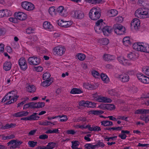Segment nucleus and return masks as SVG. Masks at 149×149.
<instances>
[{
	"label": "nucleus",
	"mask_w": 149,
	"mask_h": 149,
	"mask_svg": "<svg viewBox=\"0 0 149 149\" xmlns=\"http://www.w3.org/2000/svg\"><path fill=\"white\" fill-rule=\"evenodd\" d=\"M27 91L30 93H34L36 91V88L35 86L33 85H29L26 87Z\"/></svg>",
	"instance_id": "32"
},
{
	"label": "nucleus",
	"mask_w": 149,
	"mask_h": 149,
	"mask_svg": "<svg viewBox=\"0 0 149 149\" xmlns=\"http://www.w3.org/2000/svg\"><path fill=\"white\" fill-rule=\"evenodd\" d=\"M101 123V125L104 126H109L113 125L112 122L108 120L102 121Z\"/></svg>",
	"instance_id": "42"
},
{
	"label": "nucleus",
	"mask_w": 149,
	"mask_h": 149,
	"mask_svg": "<svg viewBox=\"0 0 149 149\" xmlns=\"http://www.w3.org/2000/svg\"><path fill=\"white\" fill-rule=\"evenodd\" d=\"M108 93L111 96H118V94L114 89L110 90L108 91Z\"/></svg>",
	"instance_id": "55"
},
{
	"label": "nucleus",
	"mask_w": 149,
	"mask_h": 149,
	"mask_svg": "<svg viewBox=\"0 0 149 149\" xmlns=\"http://www.w3.org/2000/svg\"><path fill=\"white\" fill-rule=\"evenodd\" d=\"M55 145L56 144L54 143H49L46 147L39 148L38 149H52L55 147Z\"/></svg>",
	"instance_id": "28"
},
{
	"label": "nucleus",
	"mask_w": 149,
	"mask_h": 149,
	"mask_svg": "<svg viewBox=\"0 0 149 149\" xmlns=\"http://www.w3.org/2000/svg\"><path fill=\"white\" fill-rule=\"evenodd\" d=\"M76 56L78 60L81 61H83L86 58L85 55L81 53H79L77 54L76 55Z\"/></svg>",
	"instance_id": "40"
},
{
	"label": "nucleus",
	"mask_w": 149,
	"mask_h": 149,
	"mask_svg": "<svg viewBox=\"0 0 149 149\" xmlns=\"http://www.w3.org/2000/svg\"><path fill=\"white\" fill-rule=\"evenodd\" d=\"M58 12L61 16H67L68 12L67 10L64 9L63 6H60L57 9Z\"/></svg>",
	"instance_id": "25"
},
{
	"label": "nucleus",
	"mask_w": 149,
	"mask_h": 149,
	"mask_svg": "<svg viewBox=\"0 0 149 149\" xmlns=\"http://www.w3.org/2000/svg\"><path fill=\"white\" fill-rule=\"evenodd\" d=\"M84 147L86 149H95L97 148V145L88 143L85 144Z\"/></svg>",
	"instance_id": "34"
},
{
	"label": "nucleus",
	"mask_w": 149,
	"mask_h": 149,
	"mask_svg": "<svg viewBox=\"0 0 149 149\" xmlns=\"http://www.w3.org/2000/svg\"><path fill=\"white\" fill-rule=\"evenodd\" d=\"M39 118V117L37 115V113H34L31 116H30L28 118H22V120H36Z\"/></svg>",
	"instance_id": "33"
},
{
	"label": "nucleus",
	"mask_w": 149,
	"mask_h": 149,
	"mask_svg": "<svg viewBox=\"0 0 149 149\" xmlns=\"http://www.w3.org/2000/svg\"><path fill=\"white\" fill-rule=\"evenodd\" d=\"M33 70L38 72H42L43 70V68L40 66H34L33 68Z\"/></svg>",
	"instance_id": "52"
},
{
	"label": "nucleus",
	"mask_w": 149,
	"mask_h": 149,
	"mask_svg": "<svg viewBox=\"0 0 149 149\" xmlns=\"http://www.w3.org/2000/svg\"><path fill=\"white\" fill-rule=\"evenodd\" d=\"M124 17L120 16H118L115 18L116 21L119 23H122L123 21Z\"/></svg>",
	"instance_id": "53"
},
{
	"label": "nucleus",
	"mask_w": 149,
	"mask_h": 149,
	"mask_svg": "<svg viewBox=\"0 0 149 149\" xmlns=\"http://www.w3.org/2000/svg\"><path fill=\"white\" fill-rule=\"evenodd\" d=\"M91 136V135L90 134H88L86 136H84V139L86 141H91V139L90 138V137Z\"/></svg>",
	"instance_id": "61"
},
{
	"label": "nucleus",
	"mask_w": 149,
	"mask_h": 149,
	"mask_svg": "<svg viewBox=\"0 0 149 149\" xmlns=\"http://www.w3.org/2000/svg\"><path fill=\"white\" fill-rule=\"evenodd\" d=\"M35 31V29L31 27H29L27 28L26 31V33L29 34L34 33Z\"/></svg>",
	"instance_id": "51"
},
{
	"label": "nucleus",
	"mask_w": 149,
	"mask_h": 149,
	"mask_svg": "<svg viewBox=\"0 0 149 149\" xmlns=\"http://www.w3.org/2000/svg\"><path fill=\"white\" fill-rule=\"evenodd\" d=\"M113 29L114 32L118 35H123L126 33V28L122 25L117 24L114 25Z\"/></svg>",
	"instance_id": "6"
},
{
	"label": "nucleus",
	"mask_w": 149,
	"mask_h": 149,
	"mask_svg": "<svg viewBox=\"0 0 149 149\" xmlns=\"http://www.w3.org/2000/svg\"><path fill=\"white\" fill-rule=\"evenodd\" d=\"M2 139L3 140H6L8 139H12L15 137V136L13 134H11L9 136H6L4 135L1 136Z\"/></svg>",
	"instance_id": "50"
},
{
	"label": "nucleus",
	"mask_w": 149,
	"mask_h": 149,
	"mask_svg": "<svg viewBox=\"0 0 149 149\" xmlns=\"http://www.w3.org/2000/svg\"><path fill=\"white\" fill-rule=\"evenodd\" d=\"M61 116V117H59L61 118L59 121L61 122L66 121L67 120L68 118L67 116L65 115H59Z\"/></svg>",
	"instance_id": "57"
},
{
	"label": "nucleus",
	"mask_w": 149,
	"mask_h": 149,
	"mask_svg": "<svg viewBox=\"0 0 149 149\" xmlns=\"http://www.w3.org/2000/svg\"><path fill=\"white\" fill-rule=\"evenodd\" d=\"M112 29L110 26L106 25L102 31L105 36H108L111 34Z\"/></svg>",
	"instance_id": "19"
},
{
	"label": "nucleus",
	"mask_w": 149,
	"mask_h": 149,
	"mask_svg": "<svg viewBox=\"0 0 149 149\" xmlns=\"http://www.w3.org/2000/svg\"><path fill=\"white\" fill-rule=\"evenodd\" d=\"M51 75L48 72H46L43 74L42 78L44 80H51L50 79Z\"/></svg>",
	"instance_id": "45"
},
{
	"label": "nucleus",
	"mask_w": 149,
	"mask_h": 149,
	"mask_svg": "<svg viewBox=\"0 0 149 149\" xmlns=\"http://www.w3.org/2000/svg\"><path fill=\"white\" fill-rule=\"evenodd\" d=\"M43 29L49 31H53L55 30V29L52 24L49 22L45 21L42 24Z\"/></svg>",
	"instance_id": "14"
},
{
	"label": "nucleus",
	"mask_w": 149,
	"mask_h": 149,
	"mask_svg": "<svg viewBox=\"0 0 149 149\" xmlns=\"http://www.w3.org/2000/svg\"><path fill=\"white\" fill-rule=\"evenodd\" d=\"M119 136L121 139H125L127 137V136L126 134H125L124 133L121 132V134L119 135Z\"/></svg>",
	"instance_id": "62"
},
{
	"label": "nucleus",
	"mask_w": 149,
	"mask_h": 149,
	"mask_svg": "<svg viewBox=\"0 0 149 149\" xmlns=\"http://www.w3.org/2000/svg\"><path fill=\"white\" fill-rule=\"evenodd\" d=\"M134 15L137 18L133 19L130 23L131 29L135 32L138 31L141 27V21L139 19H146L149 18V8H140L137 9Z\"/></svg>",
	"instance_id": "1"
},
{
	"label": "nucleus",
	"mask_w": 149,
	"mask_h": 149,
	"mask_svg": "<svg viewBox=\"0 0 149 149\" xmlns=\"http://www.w3.org/2000/svg\"><path fill=\"white\" fill-rule=\"evenodd\" d=\"M103 58L104 60L108 61L113 60L114 57L113 56L109 54H105L103 56Z\"/></svg>",
	"instance_id": "47"
},
{
	"label": "nucleus",
	"mask_w": 149,
	"mask_h": 149,
	"mask_svg": "<svg viewBox=\"0 0 149 149\" xmlns=\"http://www.w3.org/2000/svg\"><path fill=\"white\" fill-rule=\"evenodd\" d=\"M122 43L125 47H129L132 44V39L129 36L125 37L123 38Z\"/></svg>",
	"instance_id": "23"
},
{
	"label": "nucleus",
	"mask_w": 149,
	"mask_h": 149,
	"mask_svg": "<svg viewBox=\"0 0 149 149\" xmlns=\"http://www.w3.org/2000/svg\"><path fill=\"white\" fill-rule=\"evenodd\" d=\"M8 145L10 146V148H17L15 140H12L8 143Z\"/></svg>",
	"instance_id": "46"
},
{
	"label": "nucleus",
	"mask_w": 149,
	"mask_h": 149,
	"mask_svg": "<svg viewBox=\"0 0 149 149\" xmlns=\"http://www.w3.org/2000/svg\"><path fill=\"white\" fill-rule=\"evenodd\" d=\"M127 57L130 60L134 61L138 58L139 56L137 53L133 52L129 53L127 54Z\"/></svg>",
	"instance_id": "24"
},
{
	"label": "nucleus",
	"mask_w": 149,
	"mask_h": 149,
	"mask_svg": "<svg viewBox=\"0 0 149 149\" xmlns=\"http://www.w3.org/2000/svg\"><path fill=\"white\" fill-rule=\"evenodd\" d=\"M132 48L134 50L149 54V44L142 42H138L134 43Z\"/></svg>",
	"instance_id": "2"
},
{
	"label": "nucleus",
	"mask_w": 149,
	"mask_h": 149,
	"mask_svg": "<svg viewBox=\"0 0 149 149\" xmlns=\"http://www.w3.org/2000/svg\"><path fill=\"white\" fill-rule=\"evenodd\" d=\"M86 1L91 4L102 3L105 1L104 0H86Z\"/></svg>",
	"instance_id": "37"
},
{
	"label": "nucleus",
	"mask_w": 149,
	"mask_h": 149,
	"mask_svg": "<svg viewBox=\"0 0 149 149\" xmlns=\"http://www.w3.org/2000/svg\"><path fill=\"white\" fill-rule=\"evenodd\" d=\"M83 87L86 89H91L94 88V86L88 82H84L83 83Z\"/></svg>",
	"instance_id": "36"
},
{
	"label": "nucleus",
	"mask_w": 149,
	"mask_h": 149,
	"mask_svg": "<svg viewBox=\"0 0 149 149\" xmlns=\"http://www.w3.org/2000/svg\"><path fill=\"white\" fill-rule=\"evenodd\" d=\"M18 64L20 69L25 71L27 68V64L26 59L23 57H22L19 59L18 61Z\"/></svg>",
	"instance_id": "15"
},
{
	"label": "nucleus",
	"mask_w": 149,
	"mask_h": 149,
	"mask_svg": "<svg viewBox=\"0 0 149 149\" xmlns=\"http://www.w3.org/2000/svg\"><path fill=\"white\" fill-rule=\"evenodd\" d=\"M12 12L7 9L0 10V18L5 17H9L12 15Z\"/></svg>",
	"instance_id": "21"
},
{
	"label": "nucleus",
	"mask_w": 149,
	"mask_h": 149,
	"mask_svg": "<svg viewBox=\"0 0 149 149\" xmlns=\"http://www.w3.org/2000/svg\"><path fill=\"white\" fill-rule=\"evenodd\" d=\"M106 25L103 20L102 19L98 20L95 23L94 29L95 32L97 33L102 32V29Z\"/></svg>",
	"instance_id": "7"
},
{
	"label": "nucleus",
	"mask_w": 149,
	"mask_h": 149,
	"mask_svg": "<svg viewBox=\"0 0 149 149\" xmlns=\"http://www.w3.org/2000/svg\"><path fill=\"white\" fill-rule=\"evenodd\" d=\"M66 49L65 47L62 45H58L54 47L52 49V53L55 56H61L65 52Z\"/></svg>",
	"instance_id": "5"
},
{
	"label": "nucleus",
	"mask_w": 149,
	"mask_h": 149,
	"mask_svg": "<svg viewBox=\"0 0 149 149\" xmlns=\"http://www.w3.org/2000/svg\"><path fill=\"white\" fill-rule=\"evenodd\" d=\"M143 72L147 75L149 76V66H145L142 68Z\"/></svg>",
	"instance_id": "49"
},
{
	"label": "nucleus",
	"mask_w": 149,
	"mask_h": 149,
	"mask_svg": "<svg viewBox=\"0 0 149 149\" xmlns=\"http://www.w3.org/2000/svg\"><path fill=\"white\" fill-rule=\"evenodd\" d=\"M138 80L142 83L145 84H149V77L142 73H138L136 75Z\"/></svg>",
	"instance_id": "12"
},
{
	"label": "nucleus",
	"mask_w": 149,
	"mask_h": 149,
	"mask_svg": "<svg viewBox=\"0 0 149 149\" xmlns=\"http://www.w3.org/2000/svg\"><path fill=\"white\" fill-rule=\"evenodd\" d=\"M72 146H71L72 149L76 148V147L78 146L79 144V142L78 141H72Z\"/></svg>",
	"instance_id": "54"
},
{
	"label": "nucleus",
	"mask_w": 149,
	"mask_h": 149,
	"mask_svg": "<svg viewBox=\"0 0 149 149\" xmlns=\"http://www.w3.org/2000/svg\"><path fill=\"white\" fill-rule=\"evenodd\" d=\"M101 16V10L98 7H93L90 10L89 13V18L92 20H96Z\"/></svg>",
	"instance_id": "4"
},
{
	"label": "nucleus",
	"mask_w": 149,
	"mask_h": 149,
	"mask_svg": "<svg viewBox=\"0 0 149 149\" xmlns=\"http://www.w3.org/2000/svg\"><path fill=\"white\" fill-rule=\"evenodd\" d=\"M14 16L18 20L24 21L27 18V14L22 12H16L14 14Z\"/></svg>",
	"instance_id": "13"
},
{
	"label": "nucleus",
	"mask_w": 149,
	"mask_h": 149,
	"mask_svg": "<svg viewBox=\"0 0 149 149\" xmlns=\"http://www.w3.org/2000/svg\"><path fill=\"white\" fill-rule=\"evenodd\" d=\"M11 22L15 23L17 22V19L16 18L13 17H10L8 19Z\"/></svg>",
	"instance_id": "58"
},
{
	"label": "nucleus",
	"mask_w": 149,
	"mask_h": 149,
	"mask_svg": "<svg viewBox=\"0 0 149 149\" xmlns=\"http://www.w3.org/2000/svg\"><path fill=\"white\" fill-rule=\"evenodd\" d=\"M11 65L10 62H6L3 64V68L6 71H8L11 68Z\"/></svg>",
	"instance_id": "35"
},
{
	"label": "nucleus",
	"mask_w": 149,
	"mask_h": 149,
	"mask_svg": "<svg viewBox=\"0 0 149 149\" xmlns=\"http://www.w3.org/2000/svg\"><path fill=\"white\" fill-rule=\"evenodd\" d=\"M117 78L123 82H127L130 79L129 77L128 74L124 73L119 74Z\"/></svg>",
	"instance_id": "20"
},
{
	"label": "nucleus",
	"mask_w": 149,
	"mask_h": 149,
	"mask_svg": "<svg viewBox=\"0 0 149 149\" xmlns=\"http://www.w3.org/2000/svg\"><path fill=\"white\" fill-rule=\"evenodd\" d=\"M117 60L120 64L125 66H129L132 64L130 61L122 55L118 56L117 58Z\"/></svg>",
	"instance_id": "10"
},
{
	"label": "nucleus",
	"mask_w": 149,
	"mask_h": 149,
	"mask_svg": "<svg viewBox=\"0 0 149 149\" xmlns=\"http://www.w3.org/2000/svg\"><path fill=\"white\" fill-rule=\"evenodd\" d=\"M21 6L24 10L29 11L33 10L35 9L34 5L30 2L25 1L21 3Z\"/></svg>",
	"instance_id": "9"
},
{
	"label": "nucleus",
	"mask_w": 149,
	"mask_h": 149,
	"mask_svg": "<svg viewBox=\"0 0 149 149\" xmlns=\"http://www.w3.org/2000/svg\"><path fill=\"white\" fill-rule=\"evenodd\" d=\"M83 93L81 89L74 88L70 91V93L73 94H81Z\"/></svg>",
	"instance_id": "31"
},
{
	"label": "nucleus",
	"mask_w": 149,
	"mask_h": 149,
	"mask_svg": "<svg viewBox=\"0 0 149 149\" xmlns=\"http://www.w3.org/2000/svg\"><path fill=\"white\" fill-rule=\"evenodd\" d=\"M19 97L17 92L12 91L9 92L2 99V102H5L7 101L6 104H10L16 102Z\"/></svg>",
	"instance_id": "3"
},
{
	"label": "nucleus",
	"mask_w": 149,
	"mask_h": 149,
	"mask_svg": "<svg viewBox=\"0 0 149 149\" xmlns=\"http://www.w3.org/2000/svg\"><path fill=\"white\" fill-rule=\"evenodd\" d=\"M100 76L102 80L105 83H107L110 81V80L108 76L105 74L102 73Z\"/></svg>",
	"instance_id": "30"
},
{
	"label": "nucleus",
	"mask_w": 149,
	"mask_h": 149,
	"mask_svg": "<svg viewBox=\"0 0 149 149\" xmlns=\"http://www.w3.org/2000/svg\"><path fill=\"white\" fill-rule=\"evenodd\" d=\"M140 118L146 123H148L149 121V116L142 115L140 116Z\"/></svg>",
	"instance_id": "43"
},
{
	"label": "nucleus",
	"mask_w": 149,
	"mask_h": 149,
	"mask_svg": "<svg viewBox=\"0 0 149 149\" xmlns=\"http://www.w3.org/2000/svg\"><path fill=\"white\" fill-rule=\"evenodd\" d=\"M72 23V22L71 21H65L63 20H59L58 21V24L59 26L65 28L70 27Z\"/></svg>",
	"instance_id": "16"
},
{
	"label": "nucleus",
	"mask_w": 149,
	"mask_h": 149,
	"mask_svg": "<svg viewBox=\"0 0 149 149\" xmlns=\"http://www.w3.org/2000/svg\"><path fill=\"white\" fill-rule=\"evenodd\" d=\"M48 12L49 14L52 16L55 15L56 14V11L55 7L54 6L50 7L48 9Z\"/></svg>",
	"instance_id": "39"
},
{
	"label": "nucleus",
	"mask_w": 149,
	"mask_h": 149,
	"mask_svg": "<svg viewBox=\"0 0 149 149\" xmlns=\"http://www.w3.org/2000/svg\"><path fill=\"white\" fill-rule=\"evenodd\" d=\"M79 105L80 106L86 107L90 108H94L95 107V104L88 101L82 100L79 103Z\"/></svg>",
	"instance_id": "18"
},
{
	"label": "nucleus",
	"mask_w": 149,
	"mask_h": 149,
	"mask_svg": "<svg viewBox=\"0 0 149 149\" xmlns=\"http://www.w3.org/2000/svg\"><path fill=\"white\" fill-rule=\"evenodd\" d=\"M118 13V11L115 9H111L108 10L107 15L110 17H114L116 16Z\"/></svg>",
	"instance_id": "26"
},
{
	"label": "nucleus",
	"mask_w": 149,
	"mask_h": 149,
	"mask_svg": "<svg viewBox=\"0 0 149 149\" xmlns=\"http://www.w3.org/2000/svg\"><path fill=\"white\" fill-rule=\"evenodd\" d=\"M28 113L27 111H21L15 113L14 116L16 117L24 116L27 115Z\"/></svg>",
	"instance_id": "29"
},
{
	"label": "nucleus",
	"mask_w": 149,
	"mask_h": 149,
	"mask_svg": "<svg viewBox=\"0 0 149 149\" xmlns=\"http://www.w3.org/2000/svg\"><path fill=\"white\" fill-rule=\"evenodd\" d=\"M99 42L101 45H106L109 43V41L107 38H102L99 40Z\"/></svg>",
	"instance_id": "38"
},
{
	"label": "nucleus",
	"mask_w": 149,
	"mask_h": 149,
	"mask_svg": "<svg viewBox=\"0 0 149 149\" xmlns=\"http://www.w3.org/2000/svg\"><path fill=\"white\" fill-rule=\"evenodd\" d=\"M96 145H97V147L99 146L102 148H103L105 146L103 143L100 141H98Z\"/></svg>",
	"instance_id": "64"
},
{
	"label": "nucleus",
	"mask_w": 149,
	"mask_h": 149,
	"mask_svg": "<svg viewBox=\"0 0 149 149\" xmlns=\"http://www.w3.org/2000/svg\"><path fill=\"white\" fill-rule=\"evenodd\" d=\"M91 73L92 75L95 78H98L100 77L99 73L96 70H92L91 71Z\"/></svg>",
	"instance_id": "48"
},
{
	"label": "nucleus",
	"mask_w": 149,
	"mask_h": 149,
	"mask_svg": "<svg viewBox=\"0 0 149 149\" xmlns=\"http://www.w3.org/2000/svg\"><path fill=\"white\" fill-rule=\"evenodd\" d=\"M93 97L94 100L98 102L110 103L112 102V100L110 98L99 95L97 94L93 95Z\"/></svg>",
	"instance_id": "8"
},
{
	"label": "nucleus",
	"mask_w": 149,
	"mask_h": 149,
	"mask_svg": "<svg viewBox=\"0 0 149 149\" xmlns=\"http://www.w3.org/2000/svg\"><path fill=\"white\" fill-rule=\"evenodd\" d=\"M41 83V85L43 87H47L49 86L51 84V80H45Z\"/></svg>",
	"instance_id": "44"
},
{
	"label": "nucleus",
	"mask_w": 149,
	"mask_h": 149,
	"mask_svg": "<svg viewBox=\"0 0 149 149\" xmlns=\"http://www.w3.org/2000/svg\"><path fill=\"white\" fill-rule=\"evenodd\" d=\"M36 142H34L33 141H29L28 142V144L29 146L31 147H33L37 144Z\"/></svg>",
	"instance_id": "59"
},
{
	"label": "nucleus",
	"mask_w": 149,
	"mask_h": 149,
	"mask_svg": "<svg viewBox=\"0 0 149 149\" xmlns=\"http://www.w3.org/2000/svg\"><path fill=\"white\" fill-rule=\"evenodd\" d=\"M134 113L136 114H143V109H139L136 110Z\"/></svg>",
	"instance_id": "63"
},
{
	"label": "nucleus",
	"mask_w": 149,
	"mask_h": 149,
	"mask_svg": "<svg viewBox=\"0 0 149 149\" xmlns=\"http://www.w3.org/2000/svg\"><path fill=\"white\" fill-rule=\"evenodd\" d=\"M138 3L141 4L142 6H145V4L147 3V1L146 0H139Z\"/></svg>",
	"instance_id": "60"
},
{
	"label": "nucleus",
	"mask_w": 149,
	"mask_h": 149,
	"mask_svg": "<svg viewBox=\"0 0 149 149\" xmlns=\"http://www.w3.org/2000/svg\"><path fill=\"white\" fill-rule=\"evenodd\" d=\"M27 61L29 64L34 65H39L41 63L40 58L36 56L29 57Z\"/></svg>",
	"instance_id": "11"
},
{
	"label": "nucleus",
	"mask_w": 149,
	"mask_h": 149,
	"mask_svg": "<svg viewBox=\"0 0 149 149\" xmlns=\"http://www.w3.org/2000/svg\"><path fill=\"white\" fill-rule=\"evenodd\" d=\"M16 126V125L14 123H11L10 124H7L3 126L2 127V129L3 130H5L11 128H13L15 127Z\"/></svg>",
	"instance_id": "41"
},
{
	"label": "nucleus",
	"mask_w": 149,
	"mask_h": 149,
	"mask_svg": "<svg viewBox=\"0 0 149 149\" xmlns=\"http://www.w3.org/2000/svg\"><path fill=\"white\" fill-rule=\"evenodd\" d=\"M74 17L78 19H81L84 16V13L81 11H76L74 12Z\"/></svg>",
	"instance_id": "27"
},
{
	"label": "nucleus",
	"mask_w": 149,
	"mask_h": 149,
	"mask_svg": "<svg viewBox=\"0 0 149 149\" xmlns=\"http://www.w3.org/2000/svg\"><path fill=\"white\" fill-rule=\"evenodd\" d=\"M99 107L103 109H107L110 111L114 110L116 108L115 105L112 104H101L99 106Z\"/></svg>",
	"instance_id": "17"
},
{
	"label": "nucleus",
	"mask_w": 149,
	"mask_h": 149,
	"mask_svg": "<svg viewBox=\"0 0 149 149\" xmlns=\"http://www.w3.org/2000/svg\"><path fill=\"white\" fill-rule=\"evenodd\" d=\"M91 113L94 115H99L103 113L104 112L101 110L100 111H91Z\"/></svg>",
	"instance_id": "56"
},
{
	"label": "nucleus",
	"mask_w": 149,
	"mask_h": 149,
	"mask_svg": "<svg viewBox=\"0 0 149 149\" xmlns=\"http://www.w3.org/2000/svg\"><path fill=\"white\" fill-rule=\"evenodd\" d=\"M31 108L39 109L42 108L45 106V103L44 102H30Z\"/></svg>",
	"instance_id": "22"
}]
</instances>
